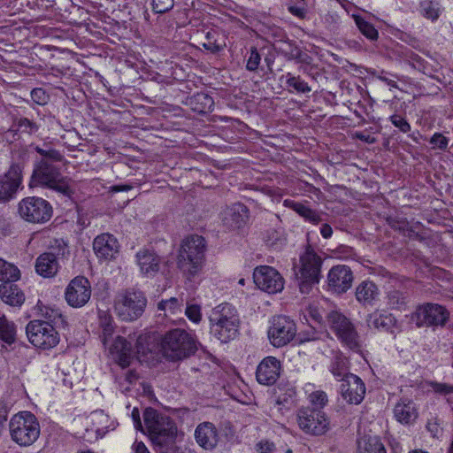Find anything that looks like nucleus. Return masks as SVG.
Segmentation results:
<instances>
[{
  "label": "nucleus",
  "instance_id": "3",
  "mask_svg": "<svg viewBox=\"0 0 453 453\" xmlns=\"http://www.w3.org/2000/svg\"><path fill=\"white\" fill-rule=\"evenodd\" d=\"M210 333L221 342L234 339L240 328V318L234 306L223 303L214 307L209 315Z\"/></svg>",
  "mask_w": 453,
  "mask_h": 453
},
{
  "label": "nucleus",
  "instance_id": "45",
  "mask_svg": "<svg viewBox=\"0 0 453 453\" xmlns=\"http://www.w3.org/2000/svg\"><path fill=\"white\" fill-rule=\"evenodd\" d=\"M286 83L299 93H308L311 90V87L299 76H293L291 73L286 75Z\"/></svg>",
  "mask_w": 453,
  "mask_h": 453
},
{
  "label": "nucleus",
  "instance_id": "48",
  "mask_svg": "<svg viewBox=\"0 0 453 453\" xmlns=\"http://www.w3.org/2000/svg\"><path fill=\"white\" fill-rule=\"evenodd\" d=\"M185 315L191 322L198 324L202 320L201 306L196 303H188Z\"/></svg>",
  "mask_w": 453,
  "mask_h": 453
},
{
  "label": "nucleus",
  "instance_id": "27",
  "mask_svg": "<svg viewBox=\"0 0 453 453\" xmlns=\"http://www.w3.org/2000/svg\"><path fill=\"white\" fill-rule=\"evenodd\" d=\"M248 219V209L242 203H235L223 212V223L230 228L241 227Z\"/></svg>",
  "mask_w": 453,
  "mask_h": 453
},
{
  "label": "nucleus",
  "instance_id": "7",
  "mask_svg": "<svg viewBox=\"0 0 453 453\" xmlns=\"http://www.w3.org/2000/svg\"><path fill=\"white\" fill-rule=\"evenodd\" d=\"M146 306V296L138 289H124L114 297V311L122 321L132 322L138 319L143 314Z\"/></svg>",
  "mask_w": 453,
  "mask_h": 453
},
{
  "label": "nucleus",
  "instance_id": "8",
  "mask_svg": "<svg viewBox=\"0 0 453 453\" xmlns=\"http://www.w3.org/2000/svg\"><path fill=\"white\" fill-rule=\"evenodd\" d=\"M9 430L12 440L24 447L35 442L41 431L37 418L29 411H20L12 416Z\"/></svg>",
  "mask_w": 453,
  "mask_h": 453
},
{
  "label": "nucleus",
  "instance_id": "16",
  "mask_svg": "<svg viewBox=\"0 0 453 453\" xmlns=\"http://www.w3.org/2000/svg\"><path fill=\"white\" fill-rule=\"evenodd\" d=\"M65 300L74 308L84 306L91 296L90 283L84 277H76L71 280L65 289Z\"/></svg>",
  "mask_w": 453,
  "mask_h": 453
},
{
  "label": "nucleus",
  "instance_id": "13",
  "mask_svg": "<svg viewBox=\"0 0 453 453\" xmlns=\"http://www.w3.org/2000/svg\"><path fill=\"white\" fill-rule=\"evenodd\" d=\"M270 343L276 348L288 345L296 335V326L290 318L283 315L274 316L267 330Z\"/></svg>",
  "mask_w": 453,
  "mask_h": 453
},
{
  "label": "nucleus",
  "instance_id": "12",
  "mask_svg": "<svg viewBox=\"0 0 453 453\" xmlns=\"http://www.w3.org/2000/svg\"><path fill=\"white\" fill-rule=\"evenodd\" d=\"M296 420L299 428L311 435H322L330 428L328 417L318 409H299L296 412Z\"/></svg>",
  "mask_w": 453,
  "mask_h": 453
},
{
  "label": "nucleus",
  "instance_id": "5",
  "mask_svg": "<svg viewBox=\"0 0 453 453\" xmlns=\"http://www.w3.org/2000/svg\"><path fill=\"white\" fill-rule=\"evenodd\" d=\"M194 335L181 328L172 329L161 339V351L170 360H181L193 355L197 349Z\"/></svg>",
  "mask_w": 453,
  "mask_h": 453
},
{
  "label": "nucleus",
  "instance_id": "47",
  "mask_svg": "<svg viewBox=\"0 0 453 453\" xmlns=\"http://www.w3.org/2000/svg\"><path fill=\"white\" fill-rule=\"evenodd\" d=\"M214 35V33L208 32L205 37V42L202 43L203 47L211 53H217L224 48V44L219 43Z\"/></svg>",
  "mask_w": 453,
  "mask_h": 453
},
{
  "label": "nucleus",
  "instance_id": "58",
  "mask_svg": "<svg viewBox=\"0 0 453 453\" xmlns=\"http://www.w3.org/2000/svg\"><path fill=\"white\" fill-rule=\"evenodd\" d=\"M64 158L63 155L60 151L53 149H49L48 156L46 158H42V160H47L48 162H60Z\"/></svg>",
  "mask_w": 453,
  "mask_h": 453
},
{
  "label": "nucleus",
  "instance_id": "40",
  "mask_svg": "<svg viewBox=\"0 0 453 453\" xmlns=\"http://www.w3.org/2000/svg\"><path fill=\"white\" fill-rule=\"evenodd\" d=\"M407 303V296L399 290H392L387 296V304L390 309L405 310Z\"/></svg>",
  "mask_w": 453,
  "mask_h": 453
},
{
  "label": "nucleus",
  "instance_id": "9",
  "mask_svg": "<svg viewBox=\"0 0 453 453\" xmlns=\"http://www.w3.org/2000/svg\"><path fill=\"white\" fill-rule=\"evenodd\" d=\"M300 267L296 273L300 291L309 294L312 287L319 281L322 260L312 248L308 246L300 256Z\"/></svg>",
  "mask_w": 453,
  "mask_h": 453
},
{
  "label": "nucleus",
  "instance_id": "21",
  "mask_svg": "<svg viewBox=\"0 0 453 453\" xmlns=\"http://www.w3.org/2000/svg\"><path fill=\"white\" fill-rule=\"evenodd\" d=\"M105 348H108L112 359L121 367H127L130 365L133 357L131 343L125 338L117 336L114 340H110Z\"/></svg>",
  "mask_w": 453,
  "mask_h": 453
},
{
  "label": "nucleus",
  "instance_id": "53",
  "mask_svg": "<svg viewBox=\"0 0 453 453\" xmlns=\"http://www.w3.org/2000/svg\"><path fill=\"white\" fill-rule=\"evenodd\" d=\"M433 148L445 150L449 144V139L440 133H435L430 139Z\"/></svg>",
  "mask_w": 453,
  "mask_h": 453
},
{
  "label": "nucleus",
  "instance_id": "6",
  "mask_svg": "<svg viewBox=\"0 0 453 453\" xmlns=\"http://www.w3.org/2000/svg\"><path fill=\"white\" fill-rule=\"evenodd\" d=\"M29 186L47 188L66 196L71 194L70 180L47 160H41L35 166Z\"/></svg>",
  "mask_w": 453,
  "mask_h": 453
},
{
  "label": "nucleus",
  "instance_id": "10",
  "mask_svg": "<svg viewBox=\"0 0 453 453\" xmlns=\"http://www.w3.org/2000/svg\"><path fill=\"white\" fill-rule=\"evenodd\" d=\"M18 211L20 218L28 223L43 224L50 219L53 210L47 200L28 196L19 203Z\"/></svg>",
  "mask_w": 453,
  "mask_h": 453
},
{
  "label": "nucleus",
  "instance_id": "38",
  "mask_svg": "<svg viewBox=\"0 0 453 453\" xmlns=\"http://www.w3.org/2000/svg\"><path fill=\"white\" fill-rule=\"evenodd\" d=\"M100 326L102 328V342L107 346L114 333V321L111 316L107 313L100 315Z\"/></svg>",
  "mask_w": 453,
  "mask_h": 453
},
{
  "label": "nucleus",
  "instance_id": "18",
  "mask_svg": "<svg viewBox=\"0 0 453 453\" xmlns=\"http://www.w3.org/2000/svg\"><path fill=\"white\" fill-rule=\"evenodd\" d=\"M340 391L348 403L359 404L365 397L366 389L365 383L358 376L349 374L342 380Z\"/></svg>",
  "mask_w": 453,
  "mask_h": 453
},
{
  "label": "nucleus",
  "instance_id": "33",
  "mask_svg": "<svg viewBox=\"0 0 453 453\" xmlns=\"http://www.w3.org/2000/svg\"><path fill=\"white\" fill-rule=\"evenodd\" d=\"M349 370L348 358L342 352L334 353L329 366V371L334 377L342 381L343 379H346L347 375L351 374Z\"/></svg>",
  "mask_w": 453,
  "mask_h": 453
},
{
  "label": "nucleus",
  "instance_id": "35",
  "mask_svg": "<svg viewBox=\"0 0 453 453\" xmlns=\"http://www.w3.org/2000/svg\"><path fill=\"white\" fill-rule=\"evenodd\" d=\"M192 109L198 113L211 111L214 108V100L205 93H197L190 99Z\"/></svg>",
  "mask_w": 453,
  "mask_h": 453
},
{
  "label": "nucleus",
  "instance_id": "1",
  "mask_svg": "<svg viewBox=\"0 0 453 453\" xmlns=\"http://www.w3.org/2000/svg\"><path fill=\"white\" fill-rule=\"evenodd\" d=\"M205 239L200 235H190L181 242L176 265L187 280H193L202 272L205 264Z\"/></svg>",
  "mask_w": 453,
  "mask_h": 453
},
{
  "label": "nucleus",
  "instance_id": "17",
  "mask_svg": "<svg viewBox=\"0 0 453 453\" xmlns=\"http://www.w3.org/2000/svg\"><path fill=\"white\" fill-rule=\"evenodd\" d=\"M22 183V166L12 164L8 172L0 177V200L7 201L13 197Z\"/></svg>",
  "mask_w": 453,
  "mask_h": 453
},
{
  "label": "nucleus",
  "instance_id": "51",
  "mask_svg": "<svg viewBox=\"0 0 453 453\" xmlns=\"http://www.w3.org/2000/svg\"><path fill=\"white\" fill-rule=\"evenodd\" d=\"M261 57L256 48L250 50V57L247 60L246 68L249 71H256L259 65Z\"/></svg>",
  "mask_w": 453,
  "mask_h": 453
},
{
  "label": "nucleus",
  "instance_id": "37",
  "mask_svg": "<svg viewBox=\"0 0 453 453\" xmlns=\"http://www.w3.org/2000/svg\"><path fill=\"white\" fill-rule=\"evenodd\" d=\"M16 339V326L4 315H0V340L11 345Z\"/></svg>",
  "mask_w": 453,
  "mask_h": 453
},
{
  "label": "nucleus",
  "instance_id": "56",
  "mask_svg": "<svg viewBox=\"0 0 453 453\" xmlns=\"http://www.w3.org/2000/svg\"><path fill=\"white\" fill-rule=\"evenodd\" d=\"M299 337L301 342H312L319 340L320 338V334L314 329H311L309 331L302 332L299 334Z\"/></svg>",
  "mask_w": 453,
  "mask_h": 453
},
{
  "label": "nucleus",
  "instance_id": "57",
  "mask_svg": "<svg viewBox=\"0 0 453 453\" xmlns=\"http://www.w3.org/2000/svg\"><path fill=\"white\" fill-rule=\"evenodd\" d=\"M275 452V445L270 441H260L257 444V452L256 453H274Z\"/></svg>",
  "mask_w": 453,
  "mask_h": 453
},
{
  "label": "nucleus",
  "instance_id": "52",
  "mask_svg": "<svg viewBox=\"0 0 453 453\" xmlns=\"http://www.w3.org/2000/svg\"><path fill=\"white\" fill-rule=\"evenodd\" d=\"M31 98L35 103L40 105H44L49 100V96L46 94L44 89L36 88L31 91Z\"/></svg>",
  "mask_w": 453,
  "mask_h": 453
},
{
  "label": "nucleus",
  "instance_id": "42",
  "mask_svg": "<svg viewBox=\"0 0 453 453\" xmlns=\"http://www.w3.org/2000/svg\"><path fill=\"white\" fill-rule=\"evenodd\" d=\"M420 9L422 14L432 20H435L440 16V6L439 3L432 0H424L420 4Z\"/></svg>",
  "mask_w": 453,
  "mask_h": 453
},
{
  "label": "nucleus",
  "instance_id": "26",
  "mask_svg": "<svg viewBox=\"0 0 453 453\" xmlns=\"http://www.w3.org/2000/svg\"><path fill=\"white\" fill-rule=\"evenodd\" d=\"M58 269L59 263L58 257L52 252H44L36 258L35 271L44 278L55 276Z\"/></svg>",
  "mask_w": 453,
  "mask_h": 453
},
{
  "label": "nucleus",
  "instance_id": "23",
  "mask_svg": "<svg viewBox=\"0 0 453 453\" xmlns=\"http://www.w3.org/2000/svg\"><path fill=\"white\" fill-rule=\"evenodd\" d=\"M195 438L197 444L203 449H212L218 444L219 433L212 423L203 422L196 426Z\"/></svg>",
  "mask_w": 453,
  "mask_h": 453
},
{
  "label": "nucleus",
  "instance_id": "43",
  "mask_svg": "<svg viewBox=\"0 0 453 453\" xmlns=\"http://www.w3.org/2000/svg\"><path fill=\"white\" fill-rule=\"evenodd\" d=\"M157 310L170 314H176L181 311V303L176 297H171L167 300H162L157 303Z\"/></svg>",
  "mask_w": 453,
  "mask_h": 453
},
{
  "label": "nucleus",
  "instance_id": "36",
  "mask_svg": "<svg viewBox=\"0 0 453 453\" xmlns=\"http://www.w3.org/2000/svg\"><path fill=\"white\" fill-rule=\"evenodd\" d=\"M19 278V269L15 265L0 258V281L8 284V282L16 281Z\"/></svg>",
  "mask_w": 453,
  "mask_h": 453
},
{
  "label": "nucleus",
  "instance_id": "4",
  "mask_svg": "<svg viewBox=\"0 0 453 453\" xmlns=\"http://www.w3.org/2000/svg\"><path fill=\"white\" fill-rule=\"evenodd\" d=\"M326 324L342 347L355 353L362 352L364 340L350 319L338 311H332L326 315Z\"/></svg>",
  "mask_w": 453,
  "mask_h": 453
},
{
  "label": "nucleus",
  "instance_id": "20",
  "mask_svg": "<svg viewBox=\"0 0 453 453\" xmlns=\"http://www.w3.org/2000/svg\"><path fill=\"white\" fill-rule=\"evenodd\" d=\"M329 287L337 293L346 292L350 288L353 274L347 265H339L332 267L327 275Z\"/></svg>",
  "mask_w": 453,
  "mask_h": 453
},
{
  "label": "nucleus",
  "instance_id": "22",
  "mask_svg": "<svg viewBox=\"0 0 453 453\" xmlns=\"http://www.w3.org/2000/svg\"><path fill=\"white\" fill-rule=\"evenodd\" d=\"M119 242L110 234L96 236L93 242V250L99 259L111 260L119 253Z\"/></svg>",
  "mask_w": 453,
  "mask_h": 453
},
{
  "label": "nucleus",
  "instance_id": "24",
  "mask_svg": "<svg viewBox=\"0 0 453 453\" xmlns=\"http://www.w3.org/2000/svg\"><path fill=\"white\" fill-rule=\"evenodd\" d=\"M136 262L141 273L145 277H154L159 271L161 259L149 250H142L136 253Z\"/></svg>",
  "mask_w": 453,
  "mask_h": 453
},
{
  "label": "nucleus",
  "instance_id": "62",
  "mask_svg": "<svg viewBox=\"0 0 453 453\" xmlns=\"http://www.w3.org/2000/svg\"><path fill=\"white\" fill-rule=\"evenodd\" d=\"M273 234H275L277 236H276L275 240H271L270 237L268 236V238L266 239L267 245L272 246V247H274V246L277 247V246L282 245L285 242V239L280 234H279L276 231H273Z\"/></svg>",
  "mask_w": 453,
  "mask_h": 453
},
{
  "label": "nucleus",
  "instance_id": "44",
  "mask_svg": "<svg viewBox=\"0 0 453 453\" xmlns=\"http://www.w3.org/2000/svg\"><path fill=\"white\" fill-rule=\"evenodd\" d=\"M12 127L16 131L27 134H34L38 130L37 124L27 118L16 119L13 122Z\"/></svg>",
  "mask_w": 453,
  "mask_h": 453
},
{
  "label": "nucleus",
  "instance_id": "46",
  "mask_svg": "<svg viewBox=\"0 0 453 453\" xmlns=\"http://www.w3.org/2000/svg\"><path fill=\"white\" fill-rule=\"evenodd\" d=\"M309 402L311 405H313L315 408H323L326 405L328 399L327 395L325 391L322 390H316L311 392L308 396Z\"/></svg>",
  "mask_w": 453,
  "mask_h": 453
},
{
  "label": "nucleus",
  "instance_id": "11",
  "mask_svg": "<svg viewBox=\"0 0 453 453\" xmlns=\"http://www.w3.org/2000/svg\"><path fill=\"white\" fill-rule=\"evenodd\" d=\"M26 330L29 342L36 348L50 349L59 342L58 333L50 322L33 320L27 324Z\"/></svg>",
  "mask_w": 453,
  "mask_h": 453
},
{
  "label": "nucleus",
  "instance_id": "49",
  "mask_svg": "<svg viewBox=\"0 0 453 453\" xmlns=\"http://www.w3.org/2000/svg\"><path fill=\"white\" fill-rule=\"evenodd\" d=\"M152 10L156 13L169 12L174 5L173 0H151Z\"/></svg>",
  "mask_w": 453,
  "mask_h": 453
},
{
  "label": "nucleus",
  "instance_id": "55",
  "mask_svg": "<svg viewBox=\"0 0 453 453\" xmlns=\"http://www.w3.org/2000/svg\"><path fill=\"white\" fill-rule=\"evenodd\" d=\"M433 390L440 395H449L453 393V386L445 383L434 382L431 384Z\"/></svg>",
  "mask_w": 453,
  "mask_h": 453
},
{
  "label": "nucleus",
  "instance_id": "28",
  "mask_svg": "<svg viewBox=\"0 0 453 453\" xmlns=\"http://www.w3.org/2000/svg\"><path fill=\"white\" fill-rule=\"evenodd\" d=\"M89 419L91 421V430L98 437L104 436L110 430L115 428V423L103 411H96L91 413Z\"/></svg>",
  "mask_w": 453,
  "mask_h": 453
},
{
  "label": "nucleus",
  "instance_id": "19",
  "mask_svg": "<svg viewBox=\"0 0 453 453\" xmlns=\"http://www.w3.org/2000/svg\"><path fill=\"white\" fill-rule=\"evenodd\" d=\"M281 364L279 359L269 356L265 357L257 365L256 378L259 384L273 385L280 377Z\"/></svg>",
  "mask_w": 453,
  "mask_h": 453
},
{
  "label": "nucleus",
  "instance_id": "15",
  "mask_svg": "<svg viewBox=\"0 0 453 453\" xmlns=\"http://www.w3.org/2000/svg\"><path fill=\"white\" fill-rule=\"evenodd\" d=\"M253 280L256 286L268 294H276L284 288V279L273 267L260 265L254 269Z\"/></svg>",
  "mask_w": 453,
  "mask_h": 453
},
{
  "label": "nucleus",
  "instance_id": "41",
  "mask_svg": "<svg viewBox=\"0 0 453 453\" xmlns=\"http://www.w3.org/2000/svg\"><path fill=\"white\" fill-rule=\"evenodd\" d=\"M355 22L359 31L368 39L373 41L378 38V31L372 24L360 16H355Z\"/></svg>",
  "mask_w": 453,
  "mask_h": 453
},
{
  "label": "nucleus",
  "instance_id": "61",
  "mask_svg": "<svg viewBox=\"0 0 453 453\" xmlns=\"http://www.w3.org/2000/svg\"><path fill=\"white\" fill-rule=\"evenodd\" d=\"M157 453H181L180 449L173 443V445L162 446L157 449Z\"/></svg>",
  "mask_w": 453,
  "mask_h": 453
},
{
  "label": "nucleus",
  "instance_id": "14",
  "mask_svg": "<svg viewBox=\"0 0 453 453\" xmlns=\"http://www.w3.org/2000/svg\"><path fill=\"white\" fill-rule=\"evenodd\" d=\"M449 319V312L445 307L427 303L417 307L411 319L417 326H443Z\"/></svg>",
  "mask_w": 453,
  "mask_h": 453
},
{
  "label": "nucleus",
  "instance_id": "64",
  "mask_svg": "<svg viewBox=\"0 0 453 453\" xmlns=\"http://www.w3.org/2000/svg\"><path fill=\"white\" fill-rule=\"evenodd\" d=\"M320 234L325 239H328L333 234V229L330 225L323 224L320 227Z\"/></svg>",
  "mask_w": 453,
  "mask_h": 453
},
{
  "label": "nucleus",
  "instance_id": "29",
  "mask_svg": "<svg viewBox=\"0 0 453 453\" xmlns=\"http://www.w3.org/2000/svg\"><path fill=\"white\" fill-rule=\"evenodd\" d=\"M379 295L378 287L371 280H364L356 288V298L363 305H372Z\"/></svg>",
  "mask_w": 453,
  "mask_h": 453
},
{
  "label": "nucleus",
  "instance_id": "30",
  "mask_svg": "<svg viewBox=\"0 0 453 453\" xmlns=\"http://www.w3.org/2000/svg\"><path fill=\"white\" fill-rule=\"evenodd\" d=\"M394 414L397 421L403 424H410L418 417L415 404L412 401L403 399L396 403L394 409Z\"/></svg>",
  "mask_w": 453,
  "mask_h": 453
},
{
  "label": "nucleus",
  "instance_id": "50",
  "mask_svg": "<svg viewBox=\"0 0 453 453\" xmlns=\"http://www.w3.org/2000/svg\"><path fill=\"white\" fill-rule=\"evenodd\" d=\"M391 123L397 127L401 132L407 133L411 130V125L407 120L398 114H394L389 118Z\"/></svg>",
  "mask_w": 453,
  "mask_h": 453
},
{
  "label": "nucleus",
  "instance_id": "63",
  "mask_svg": "<svg viewBox=\"0 0 453 453\" xmlns=\"http://www.w3.org/2000/svg\"><path fill=\"white\" fill-rule=\"evenodd\" d=\"M132 449L134 453H150L142 441H134Z\"/></svg>",
  "mask_w": 453,
  "mask_h": 453
},
{
  "label": "nucleus",
  "instance_id": "2",
  "mask_svg": "<svg viewBox=\"0 0 453 453\" xmlns=\"http://www.w3.org/2000/svg\"><path fill=\"white\" fill-rule=\"evenodd\" d=\"M143 421L146 432L156 449L177 443L182 434L178 432L175 422L152 408L145 409Z\"/></svg>",
  "mask_w": 453,
  "mask_h": 453
},
{
  "label": "nucleus",
  "instance_id": "34",
  "mask_svg": "<svg viewBox=\"0 0 453 453\" xmlns=\"http://www.w3.org/2000/svg\"><path fill=\"white\" fill-rule=\"evenodd\" d=\"M357 453H387V451L379 437L365 435L357 441Z\"/></svg>",
  "mask_w": 453,
  "mask_h": 453
},
{
  "label": "nucleus",
  "instance_id": "31",
  "mask_svg": "<svg viewBox=\"0 0 453 453\" xmlns=\"http://www.w3.org/2000/svg\"><path fill=\"white\" fill-rule=\"evenodd\" d=\"M283 204L286 207L295 211L299 216L303 218L306 221H309L315 225L322 221L321 216L318 211L312 210L311 207L302 203H298L290 199H286L284 200Z\"/></svg>",
  "mask_w": 453,
  "mask_h": 453
},
{
  "label": "nucleus",
  "instance_id": "25",
  "mask_svg": "<svg viewBox=\"0 0 453 453\" xmlns=\"http://www.w3.org/2000/svg\"><path fill=\"white\" fill-rule=\"evenodd\" d=\"M367 326L370 328L387 333H395L396 327L395 318L389 313L375 311L369 314L366 319Z\"/></svg>",
  "mask_w": 453,
  "mask_h": 453
},
{
  "label": "nucleus",
  "instance_id": "32",
  "mask_svg": "<svg viewBox=\"0 0 453 453\" xmlns=\"http://www.w3.org/2000/svg\"><path fill=\"white\" fill-rule=\"evenodd\" d=\"M0 298L7 304L19 306L25 301V295L17 285L3 284L0 286Z\"/></svg>",
  "mask_w": 453,
  "mask_h": 453
},
{
  "label": "nucleus",
  "instance_id": "59",
  "mask_svg": "<svg viewBox=\"0 0 453 453\" xmlns=\"http://www.w3.org/2000/svg\"><path fill=\"white\" fill-rule=\"evenodd\" d=\"M288 12L294 16L303 19L306 16V9L303 6L289 5L288 8Z\"/></svg>",
  "mask_w": 453,
  "mask_h": 453
},
{
  "label": "nucleus",
  "instance_id": "54",
  "mask_svg": "<svg viewBox=\"0 0 453 453\" xmlns=\"http://www.w3.org/2000/svg\"><path fill=\"white\" fill-rule=\"evenodd\" d=\"M149 337L146 335H140L136 340V349L138 354L145 355L148 351H150L149 347Z\"/></svg>",
  "mask_w": 453,
  "mask_h": 453
},
{
  "label": "nucleus",
  "instance_id": "39",
  "mask_svg": "<svg viewBox=\"0 0 453 453\" xmlns=\"http://www.w3.org/2000/svg\"><path fill=\"white\" fill-rule=\"evenodd\" d=\"M41 315L48 319L47 322L53 323L56 326H66V321L61 311L58 308L42 306L40 307Z\"/></svg>",
  "mask_w": 453,
  "mask_h": 453
},
{
  "label": "nucleus",
  "instance_id": "60",
  "mask_svg": "<svg viewBox=\"0 0 453 453\" xmlns=\"http://www.w3.org/2000/svg\"><path fill=\"white\" fill-rule=\"evenodd\" d=\"M9 412V404L5 402H0V426L4 425L7 421Z\"/></svg>",
  "mask_w": 453,
  "mask_h": 453
}]
</instances>
